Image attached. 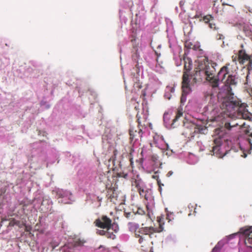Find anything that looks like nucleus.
Returning a JSON list of instances; mask_svg holds the SVG:
<instances>
[{
    "instance_id": "1",
    "label": "nucleus",
    "mask_w": 252,
    "mask_h": 252,
    "mask_svg": "<svg viewBox=\"0 0 252 252\" xmlns=\"http://www.w3.org/2000/svg\"><path fill=\"white\" fill-rule=\"evenodd\" d=\"M217 65L216 63L209 61L208 58L204 57L202 61L198 62L197 66L191 73L193 83L202 81L203 79H205L212 84Z\"/></svg>"
},
{
    "instance_id": "2",
    "label": "nucleus",
    "mask_w": 252,
    "mask_h": 252,
    "mask_svg": "<svg viewBox=\"0 0 252 252\" xmlns=\"http://www.w3.org/2000/svg\"><path fill=\"white\" fill-rule=\"evenodd\" d=\"M246 105V103H241L235 97L233 93H230L223 98L220 108L229 117L244 118L242 110Z\"/></svg>"
},
{
    "instance_id": "3",
    "label": "nucleus",
    "mask_w": 252,
    "mask_h": 252,
    "mask_svg": "<svg viewBox=\"0 0 252 252\" xmlns=\"http://www.w3.org/2000/svg\"><path fill=\"white\" fill-rule=\"evenodd\" d=\"M137 122L138 126L137 128L131 127L129 129L130 135V141L132 142L133 141H136L138 137L141 138L143 134V129L146 127V119L144 116L142 118L138 113L136 115Z\"/></svg>"
},
{
    "instance_id": "4",
    "label": "nucleus",
    "mask_w": 252,
    "mask_h": 252,
    "mask_svg": "<svg viewBox=\"0 0 252 252\" xmlns=\"http://www.w3.org/2000/svg\"><path fill=\"white\" fill-rule=\"evenodd\" d=\"M184 60V67L182 84H183L184 91L187 92L189 90V83H190V81L189 76L192 79L191 76V74H189L190 71L192 68V61L189 58H185Z\"/></svg>"
},
{
    "instance_id": "5",
    "label": "nucleus",
    "mask_w": 252,
    "mask_h": 252,
    "mask_svg": "<svg viewBox=\"0 0 252 252\" xmlns=\"http://www.w3.org/2000/svg\"><path fill=\"white\" fill-rule=\"evenodd\" d=\"M158 221L159 224L158 228H154L153 227H142L139 229L138 232L142 234V235L147 236L148 238H151L152 235L156 232H160L163 230V218H158Z\"/></svg>"
},
{
    "instance_id": "6",
    "label": "nucleus",
    "mask_w": 252,
    "mask_h": 252,
    "mask_svg": "<svg viewBox=\"0 0 252 252\" xmlns=\"http://www.w3.org/2000/svg\"><path fill=\"white\" fill-rule=\"evenodd\" d=\"M238 61L241 65H245L249 74L252 70V55H248L244 50H240L238 54Z\"/></svg>"
},
{
    "instance_id": "7",
    "label": "nucleus",
    "mask_w": 252,
    "mask_h": 252,
    "mask_svg": "<svg viewBox=\"0 0 252 252\" xmlns=\"http://www.w3.org/2000/svg\"><path fill=\"white\" fill-rule=\"evenodd\" d=\"M229 63H226L220 69L217 75L214 76L212 84L213 87H217L219 86V81L223 82L225 79L227 75L228 76L229 73Z\"/></svg>"
},
{
    "instance_id": "8",
    "label": "nucleus",
    "mask_w": 252,
    "mask_h": 252,
    "mask_svg": "<svg viewBox=\"0 0 252 252\" xmlns=\"http://www.w3.org/2000/svg\"><path fill=\"white\" fill-rule=\"evenodd\" d=\"M94 223L95 226L107 230H110L113 226L111 219L105 215H102L96 219Z\"/></svg>"
},
{
    "instance_id": "9",
    "label": "nucleus",
    "mask_w": 252,
    "mask_h": 252,
    "mask_svg": "<svg viewBox=\"0 0 252 252\" xmlns=\"http://www.w3.org/2000/svg\"><path fill=\"white\" fill-rule=\"evenodd\" d=\"M239 232L244 237L246 246L248 248H252V226L242 227Z\"/></svg>"
},
{
    "instance_id": "10",
    "label": "nucleus",
    "mask_w": 252,
    "mask_h": 252,
    "mask_svg": "<svg viewBox=\"0 0 252 252\" xmlns=\"http://www.w3.org/2000/svg\"><path fill=\"white\" fill-rule=\"evenodd\" d=\"M225 86L227 87V94H230L232 93L231 92V88L230 87L231 86H235L237 84V82L236 81V78L235 76L230 74L228 75L227 78L225 79L223 82Z\"/></svg>"
},
{
    "instance_id": "11",
    "label": "nucleus",
    "mask_w": 252,
    "mask_h": 252,
    "mask_svg": "<svg viewBox=\"0 0 252 252\" xmlns=\"http://www.w3.org/2000/svg\"><path fill=\"white\" fill-rule=\"evenodd\" d=\"M131 185L132 187L136 188L137 191L142 188H144L146 186L145 182L141 178H139L138 176H137L136 179L132 182Z\"/></svg>"
},
{
    "instance_id": "12",
    "label": "nucleus",
    "mask_w": 252,
    "mask_h": 252,
    "mask_svg": "<svg viewBox=\"0 0 252 252\" xmlns=\"http://www.w3.org/2000/svg\"><path fill=\"white\" fill-rule=\"evenodd\" d=\"M151 190L146 186L144 188L141 189L137 191L141 198H144L145 200L147 201L151 196Z\"/></svg>"
},
{
    "instance_id": "13",
    "label": "nucleus",
    "mask_w": 252,
    "mask_h": 252,
    "mask_svg": "<svg viewBox=\"0 0 252 252\" xmlns=\"http://www.w3.org/2000/svg\"><path fill=\"white\" fill-rule=\"evenodd\" d=\"M109 231L106 229L105 230L103 229L102 230L97 229L96 233L98 235L105 236L107 238L114 239L115 238V234L113 232L111 233Z\"/></svg>"
},
{
    "instance_id": "14",
    "label": "nucleus",
    "mask_w": 252,
    "mask_h": 252,
    "mask_svg": "<svg viewBox=\"0 0 252 252\" xmlns=\"http://www.w3.org/2000/svg\"><path fill=\"white\" fill-rule=\"evenodd\" d=\"M135 235L136 237H139V243L142 244V247H143L144 245H146L148 241H149V238L147 236L140 235V234H138L137 233H135Z\"/></svg>"
},
{
    "instance_id": "15",
    "label": "nucleus",
    "mask_w": 252,
    "mask_h": 252,
    "mask_svg": "<svg viewBox=\"0 0 252 252\" xmlns=\"http://www.w3.org/2000/svg\"><path fill=\"white\" fill-rule=\"evenodd\" d=\"M182 94L181 95V99H180V101H181V103L182 104H184V102H185V101H186V96L187 95L189 94L190 93V92L191 91V89H190V83H189V91H188L187 92H185V89L183 87V84H182Z\"/></svg>"
},
{
    "instance_id": "16",
    "label": "nucleus",
    "mask_w": 252,
    "mask_h": 252,
    "mask_svg": "<svg viewBox=\"0 0 252 252\" xmlns=\"http://www.w3.org/2000/svg\"><path fill=\"white\" fill-rule=\"evenodd\" d=\"M69 192L63 189H59L57 191V195L58 198H64L66 197Z\"/></svg>"
},
{
    "instance_id": "17",
    "label": "nucleus",
    "mask_w": 252,
    "mask_h": 252,
    "mask_svg": "<svg viewBox=\"0 0 252 252\" xmlns=\"http://www.w3.org/2000/svg\"><path fill=\"white\" fill-rule=\"evenodd\" d=\"M214 20V17L212 16L211 15H207L206 16H204L203 17L202 20L205 22L206 24H209L211 22H212Z\"/></svg>"
},
{
    "instance_id": "18",
    "label": "nucleus",
    "mask_w": 252,
    "mask_h": 252,
    "mask_svg": "<svg viewBox=\"0 0 252 252\" xmlns=\"http://www.w3.org/2000/svg\"><path fill=\"white\" fill-rule=\"evenodd\" d=\"M9 225L10 226L17 225L19 227H22V223H21L20 221L16 220L15 219H12L10 220Z\"/></svg>"
},
{
    "instance_id": "19",
    "label": "nucleus",
    "mask_w": 252,
    "mask_h": 252,
    "mask_svg": "<svg viewBox=\"0 0 252 252\" xmlns=\"http://www.w3.org/2000/svg\"><path fill=\"white\" fill-rule=\"evenodd\" d=\"M128 226L129 230L131 232H136V229L138 228V225L133 222H129Z\"/></svg>"
},
{
    "instance_id": "20",
    "label": "nucleus",
    "mask_w": 252,
    "mask_h": 252,
    "mask_svg": "<svg viewBox=\"0 0 252 252\" xmlns=\"http://www.w3.org/2000/svg\"><path fill=\"white\" fill-rule=\"evenodd\" d=\"M183 115V112H182V110H180V109H178L177 110V113H176V115L175 116V118L173 120V123L172 124V126H173L174 125V124L177 121H178V119L181 117V116H182Z\"/></svg>"
},
{
    "instance_id": "21",
    "label": "nucleus",
    "mask_w": 252,
    "mask_h": 252,
    "mask_svg": "<svg viewBox=\"0 0 252 252\" xmlns=\"http://www.w3.org/2000/svg\"><path fill=\"white\" fill-rule=\"evenodd\" d=\"M85 242H86V241L83 239H78L74 241V245L76 247L82 246L84 245V244Z\"/></svg>"
},
{
    "instance_id": "22",
    "label": "nucleus",
    "mask_w": 252,
    "mask_h": 252,
    "mask_svg": "<svg viewBox=\"0 0 252 252\" xmlns=\"http://www.w3.org/2000/svg\"><path fill=\"white\" fill-rule=\"evenodd\" d=\"M238 125V123L231 124L230 123H225L224 124V127L227 130H230L232 127H235Z\"/></svg>"
},
{
    "instance_id": "23",
    "label": "nucleus",
    "mask_w": 252,
    "mask_h": 252,
    "mask_svg": "<svg viewBox=\"0 0 252 252\" xmlns=\"http://www.w3.org/2000/svg\"><path fill=\"white\" fill-rule=\"evenodd\" d=\"M204 96L206 100L211 101L214 96L211 92H207L205 94Z\"/></svg>"
},
{
    "instance_id": "24",
    "label": "nucleus",
    "mask_w": 252,
    "mask_h": 252,
    "mask_svg": "<svg viewBox=\"0 0 252 252\" xmlns=\"http://www.w3.org/2000/svg\"><path fill=\"white\" fill-rule=\"evenodd\" d=\"M209 27H210V28L215 30H217L219 29L218 28L216 27L215 23H213V21L209 23Z\"/></svg>"
},
{
    "instance_id": "25",
    "label": "nucleus",
    "mask_w": 252,
    "mask_h": 252,
    "mask_svg": "<svg viewBox=\"0 0 252 252\" xmlns=\"http://www.w3.org/2000/svg\"><path fill=\"white\" fill-rule=\"evenodd\" d=\"M157 181L158 185V186L159 190V191H161V187L162 186H163L164 185L161 183L160 180L159 179V178H158V179H157Z\"/></svg>"
},
{
    "instance_id": "26",
    "label": "nucleus",
    "mask_w": 252,
    "mask_h": 252,
    "mask_svg": "<svg viewBox=\"0 0 252 252\" xmlns=\"http://www.w3.org/2000/svg\"><path fill=\"white\" fill-rule=\"evenodd\" d=\"M224 38V36L222 34L218 33L216 35V39L217 40L223 39Z\"/></svg>"
},
{
    "instance_id": "27",
    "label": "nucleus",
    "mask_w": 252,
    "mask_h": 252,
    "mask_svg": "<svg viewBox=\"0 0 252 252\" xmlns=\"http://www.w3.org/2000/svg\"><path fill=\"white\" fill-rule=\"evenodd\" d=\"M22 226H25V231H27V232H29L30 231L31 229V228L30 226H28L27 225H26V224L25 223H22Z\"/></svg>"
},
{
    "instance_id": "28",
    "label": "nucleus",
    "mask_w": 252,
    "mask_h": 252,
    "mask_svg": "<svg viewBox=\"0 0 252 252\" xmlns=\"http://www.w3.org/2000/svg\"><path fill=\"white\" fill-rule=\"evenodd\" d=\"M220 248L217 245L215 247V248L213 249L212 252H218L219 251Z\"/></svg>"
},
{
    "instance_id": "29",
    "label": "nucleus",
    "mask_w": 252,
    "mask_h": 252,
    "mask_svg": "<svg viewBox=\"0 0 252 252\" xmlns=\"http://www.w3.org/2000/svg\"><path fill=\"white\" fill-rule=\"evenodd\" d=\"M173 174V172L172 171H169L166 174V176L167 177H170L171 176H172Z\"/></svg>"
},
{
    "instance_id": "30",
    "label": "nucleus",
    "mask_w": 252,
    "mask_h": 252,
    "mask_svg": "<svg viewBox=\"0 0 252 252\" xmlns=\"http://www.w3.org/2000/svg\"><path fill=\"white\" fill-rule=\"evenodd\" d=\"M118 153V151L117 150H115L113 152V155L115 157V158H116V156Z\"/></svg>"
},
{
    "instance_id": "31",
    "label": "nucleus",
    "mask_w": 252,
    "mask_h": 252,
    "mask_svg": "<svg viewBox=\"0 0 252 252\" xmlns=\"http://www.w3.org/2000/svg\"><path fill=\"white\" fill-rule=\"evenodd\" d=\"M152 178L153 179H158V178H159L158 176H157V175H153L152 176Z\"/></svg>"
},
{
    "instance_id": "32",
    "label": "nucleus",
    "mask_w": 252,
    "mask_h": 252,
    "mask_svg": "<svg viewBox=\"0 0 252 252\" xmlns=\"http://www.w3.org/2000/svg\"><path fill=\"white\" fill-rule=\"evenodd\" d=\"M134 86H135V85H136V87H138V89H140V88H141V85H139L138 84H134Z\"/></svg>"
},
{
    "instance_id": "33",
    "label": "nucleus",
    "mask_w": 252,
    "mask_h": 252,
    "mask_svg": "<svg viewBox=\"0 0 252 252\" xmlns=\"http://www.w3.org/2000/svg\"><path fill=\"white\" fill-rule=\"evenodd\" d=\"M124 178H126L127 177V174H124V176H123Z\"/></svg>"
},
{
    "instance_id": "34",
    "label": "nucleus",
    "mask_w": 252,
    "mask_h": 252,
    "mask_svg": "<svg viewBox=\"0 0 252 252\" xmlns=\"http://www.w3.org/2000/svg\"><path fill=\"white\" fill-rule=\"evenodd\" d=\"M218 148V147H217V146H216V147H214V148H213V151H215L216 149H217Z\"/></svg>"
},
{
    "instance_id": "35",
    "label": "nucleus",
    "mask_w": 252,
    "mask_h": 252,
    "mask_svg": "<svg viewBox=\"0 0 252 252\" xmlns=\"http://www.w3.org/2000/svg\"><path fill=\"white\" fill-rule=\"evenodd\" d=\"M152 159H153V160L154 161H155V160L156 158H155V157H154V156H153V157H152Z\"/></svg>"
},
{
    "instance_id": "36",
    "label": "nucleus",
    "mask_w": 252,
    "mask_h": 252,
    "mask_svg": "<svg viewBox=\"0 0 252 252\" xmlns=\"http://www.w3.org/2000/svg\"><path fill=\"white\" fill-rule=\"evenodd\" d=\"M109 197H110V198H111V199H112V198L114 197V195H113V196L110 195V196H109Z\"/></svg>"
},
{
    "instance_id": "37",
    "label": "nucleus",
    "mask_w": 252,
    "mask_h": 252,
    "mask_svg": "<svg viewBox=\"0 0 252 252\" xmlns=\"http://www.w3.org/2000/svg\"><path fill=\"white\" fill-rule=\"evenodd\" d=\"M250 137H252V133H251L250 135H249Z\"/></svg>"
},
{
    "instance_id": "38",
    "label": "nucleus",
    "mask_w": 252,
    "mask_h": 252,
    "mask_svg": "<svg viewBox=\"0 0 252 252\" xmlns=\"http://www.w3.org/2000/svg\"><path fill=\"white\" fill-rule=\"evenodd\" d=\"M195 18H199V16H198L197 15H195Z\"/></svg>"
},
{
    "instance_id": "39",
    "label": "nucleus",
    "mask_w": 252,
    "mask_h": 252,
    "mask_svg": "<svg viewBox=\"0 0 252 252\" xmlns=\"http://www.w3.org/2000/svg\"><path fill=\"white\" fill-rule=\"evenodd\" d=\"M110 191H113V189H110ZM113 193L114 194V193L113 192Z\"/></svg>"
}]
</instances>
